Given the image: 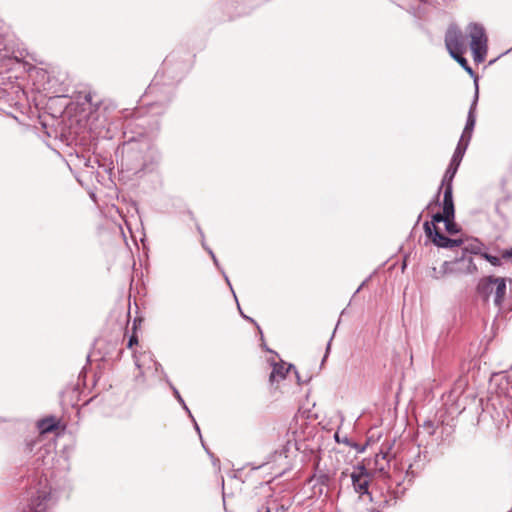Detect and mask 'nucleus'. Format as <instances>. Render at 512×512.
<instances>
[{"label": "nucleus", "instance_id": "f257e3e1", "mask_svg": "<svg viewBox=\"0 0 512 512\" xmlns=\"http://www.w3.org/2000/svg\"><path fill=\"white\" fill-rule=\"evenodd\" d=\"M471 39L470 48L473 53L474 61L481 63L485 60L487 54V37L482 26L470 24L467 28Z\"/></svg>", "mask_w": 512, "mask_h": 512}, {"label": "nucleus", "instance_id": "f03ea898", "mask_svg": "<svg viewBox=\"0 0 512 512\" xmlns=\"http://www.w3.org/2000/svg\"><path fill=\"white\" fill-rule=\"evenodd\" d=\"M487 297H492L495 305L500 306L506 294V281L504 278H488L484 284Z\"/></svg>", "mask_w": 512, "mask_h": 512}, {"label": "nucleus", "instance_id": "7ed1b4c3", "mask_svg": "<svg viewBox=\"0 0 512 512\" xmlns=\"http://www.w3.org/2000/svg\"><path fill=\"white\" fill-rule=\"evenodd\" d=\"M445 44L450 55L465 53L467 50L462 33L456 26H451L447 30Z\"/></svg>", "mask_w": 512, "mask_h": 512}, {"label": "nucleus", "instance_id": "20e7f679", "mask_svg": "<svg viewBox=\"0 0 512 512\" xmlns=\"http://www.w3.org/2000/svg\"><path fill=\"white\" fill-rule=\"evenodd\" d=\"M353 487L360 495L368 493L369 477L363 466H359L351 473Z\"/></svg>", "mask_w": 512, "mask_h": 512}, {"label": "nucleus", "instance_id": "39448f33", "mask_svg": "<svg viewBox=\"0 0 512 512\" xmlns=\"http://www.w3.org/2000/svg\"><path fill=\"white\" fill-rule=\"evenodd\" d=\"M424 229L429 238H431L432 242L438 247L446 248L448 237L442 235L436 226H434V230H432L429 222L424 223Z\"/></svg>", "mask_w": 512, "mask_h": 512}, {"label": "nucleus", "instance_id": "423d86ee", "mask_svg": "<svg viewBox=\"0 0 512 512\" xmlns=\"http://www.w3.org/2000/svg\"><path fill=\"white\" fill-rule=\"evenodd\" d=\"M47 492L42 491L39 492L37 497L33 498L31 503L29 504L28 510L24 512H46L47 509Z\"/></svg>", "mask_w": 512, "mask_h": 512}, {"label": "nucleus", "instance_id": "0eeeda50", "mask_svg": "<svg viewBox=\"0 0 512 512\" xmlns=\"http://www.w3.org/2000/svg\"><path fill=\"white\" fill-rule=\"evenodd\" d=\"M477 97H478V91L476 90L475 102L473 103V105L468 113L467 123H466L464 131L462 133V136L460 138L462 141L468 140V142H469L471 139V134L474 129L475 121H476L473 110H474V106L476 104Z\"/></svg>", "mask_w": 512, "mask_h": 512}, {"label": "nucleus", "instance_id": "6e6552de", "mask_svg": "<svg viewBox=\"0 0 512 512\" xmlns=\"http://www.w3.org/2000/svg\"><path fill=\"white\" fill-rule=\"evenodd\" d=\"M443 212H444V214H446V217H454V203H453V196H452V187H450L449 185L444 190Z\"/></svg>", "mask_w": 512, "mask_h": 512}, {"label": "nucleus", "instance_id": "1a4fd4ad", "mask_svg": "<svg viewBox=\"0 0 512 512\" xmlns=\"http://www.w3.org/2000/svg\"><path fill=\"white\" fill-rule=\"evenodd\" d=\"M468 140L466 141H462L461 139L459 140V143L455 149V152L452 156V159H451V164L455 165V166H458L460 165V162L464 156V153L468 147Z\"/></svg>", "mask_w": 512, "mask_h": 512}, {"label": "nucleus", "instance_id": "9d476101", "mask_svg": "<svg viewBox=\"0 0 512 512\" xmlns=\"http://www.w3.org/2000/svg\"><path fill=\"white\" fill-rule=\"evenodd\" d=\"M57 427V421L55 418L50 417L39 421L38 428L41 433H48L53 431Z\"/></svg>", "mask_w": 512, "mask_h": 512}, {"label": "nucleus", "instance_id": "9b49d317", "mask_svg": "<svg viewBox=\"0 0 512 512\" xmlns=\"http://www.w3.org/2000/svg\"><path fill=\"white\" fill-rule=\"evenodd\" d=\"M457 169H458V166H455L451 163L449 164V166L443 176V179H442V186H444L445 188L448 187V185L450 187H452V181L457 172Z\"/></svg>", "mask_w": 512, "mask_h": 512}, {"label": "nucleus", "instance_id": "f8f14e48", "mask_svg": "<svg viewBox=\"0 0 512 512\" xmlns=\"http://www.w3.org/2000/svg\"><path fill=\"white\" fill-rule=\"evenodd\" d=\"M292 369V366L285 368L282 365H275L273 371L270 375V380L275 381L276 379H284L286 373H288Z\"/></svg>", "mask_w": 512, "mask_h": 512}, {"label": "nucleus", "instance_id": "ddd939ff", "mask_svg": "<svg viewBox=\"0 0 512 512\" xmlns=\"http://www.w3.org/2000/svg\"><path fill=\"white\" fill-rule=\"evenodd\" d=\"M464 53L451 55L470 75H473L472 68L468 65L467 60L463 57Z\"/></svg>", "mask_w": 512, "mask_h": 512}, {"label": "nucleus", "instance_id": "4468645a", "mask_svg": "<svg viewBox=\"0 0 512 512\" xmlns=\"http://www.w3.org/2000/svg\"><path fill=\"white\" fill-rule=\"evenodd\" d=\"M466 259L465 258H462L460 260H456V261H453V262H445L443 264V268H444V271L447 272L448 270L449 271H454L456 270L455 266L459 265L460 263H465Z\"/></svg>", "mask_w": 512, "mask_h": 512}, {"label": "nucleus", "instance_id": "2eb2a0df", "mask_svg": "<svg viewBox=\"0 0 512 512\" xmlns=\"http://www.w3.org/2000/svg\"><path fill=\"white\" fill-rule=\"evenodd\" d=\"M448 217H446V214H444V212L441 214V213H437L435 215H433L432 217V222L429 223L432 230H434V226H436L437 223L439 222H445V220L447 219Z\"/></svg>", "mask_w": 512, "mask_h": 512}, {"label": "nucleus", "instance_id": "dca6fc26", "mask_svg": "<svg viewBox=\"0 0 512 512\" xmlns=\"http://www.w3.org/2000/svg\"><path fill=\"white\" fill-rule=\"evenodd\" d=\"M481 256L487 260L489 263H491L493 266H500L501 265V260L499 257L497 256H492L488 253H482Z\"/></svg>", "mask_w": 512, "mask_h": 512}, {"label": "nucleus", "instance_id": "f3484780", "mask_svg": "<svg viewBox=\"0 0 512 512\" xmlns=\"http://www.w3.org/2000/svg\"><path fill=\"white\" fill-rule=\"evenodd\" d=\"M453 218L454 217H448L445 220V227H446L447 232H449V233H456L457 232L456 224L453 222Z\"/></svg>", "mask_w": 512, "mask_h": 512}, {"label": "nucleus", "instance_id": "a211bd4d", "mask_svg": "<svg viewBox=\"0 0 512 512\" xmlns=\"http://www.w3.org/2000/svg\"><path fill=\"white\" fill-rule=\"evenodd\" d=\"M446 243H447L446 248H453V247L460 246L462 244V240L448 238Z\"/></svg>", "mask_w": 512, "mask_h": 512}, {"label": "nucleus", "instance_id": "6ab92c4d", "mask_svg": "<svg viewBox=\"0 0 512 512\" xmlns=\"http://www.w3.org/2000/svg\"><path fill=\"white\" fill-rule=\"evenodd\" d=\"M477 270L476 265L473 263L471 258L467 259V266H466V272L467 273H474Z\"/></svg>", "mask_w": 512, "mask_h": 512}, {"label": "nucleus", "instance_id": "aec40b11", "mask_svg": "<svg viewBox=\"0 0 512 512\" xmlns=\"http://www.w3.org/2000/svg\"><path fill=\"white\" fill-rule=\"evenodd\" d=\"M501 257L503 259H510V258H512V248L504 250L501 253Z\"/></svg>", "mask_w": 512, "mask_h": 512}, {"label": "nucleus", "instance_id": "412c9836", "mask_svg": "<svg viewBox=\"0 0 512 512\" xmlns=\"http://www.w3.org/2000/svg\"><path fill=\"white\" fill-rule=\"evenodd\" d=\"M386 458H387V454L380 452V453L376 454L375 462H376V464H378L380 459L386 460Z\"/></svg>", "mask_w": 512, "mask_h": 512}, {"label": "nucleus", "instance_id": "4be33fe9", "mask_svg": "<svg viewBox=\"0 0 512 512\" xmlns=\"http://www.w3.org/2000/svg\"><path fill=\"white\" fill-rule=\"evenodd\" d=\"M134 343H137V339H136V337H135V336H132V337L130 338V340H129V344H128V346H129V347H132V345H133Z\"/></svg>", "mask_w": 512, "mask_h": 512}, {"label": "nucleus", "instance_id": "5701e85b", "mask_svg": "<svg viewBox=\"0 0 512 512\" xmlns=\"http://www.w3.org/2000/svg\"><path fill=\"white\" fill-rule=\"evenodd\" d=\"M174 392H175V395H176L177 399H178L180 402H183V399H182V398H181V396L179 395L178 391H177V390H175Z\"/></svg>", "mask_w": 512, "mask_h": 512}, {"label": "nucleus", "instance_id": "b1692460", "mask_svg": "<svg viewBox=\"0 0 512 512\" xmlns=\"http://www.w3.org/2000/svg\"><path fill=\"white\" fill-rule=\"evenodd\" d=\"M174 392H175V395H176L177 399H178L180 402H183V399H182V398H181V396L179 395L178 391H177V390H175Z\"/></svg>", "mask_w": 512, "mask_h": 512}, {"label": "nucleus", "instance_id": "393cba45", "mask_svg": "<svg viewBox=\"0 0 512 512\" xmlns=\"http://www.w3.org/2000/svg\"><path fill=\"white\" fill-rule=\"evenodd\" d=\"M259 512H271L268 507H262Z\"/></svg>", "mask_w": 512, "mask_h": 512}, {"label": "nucleus", "instance_id": "a878e982", "mask_svg": "<svg viewBox=\"0 0 512 512\" xmlns=\"http://www.w3.org/2000/svg\"><path fill=\"white\" fill-rule=\"evenodd\" d=\"M378 469H379L380 471H384L385 467H384V466H380Z\"/></svg>", "mask_w": 512, "mask_h": 512}, {"label": "nucleus", "instance_id": "bb28decb", "mask_svg": "<svg viewBox=\"0 0 512 512\" xmlns=\"http://www.w3.org/2000/svg\"><path fill=\"white\" fill-rule=\"evenodd\" d=\"M210 254L212 255V258L214 259V261L216 262L215 255L211 251H210Z\"/></svg>", "mask_w": 512, "mask_h": 512}]
</instances>
